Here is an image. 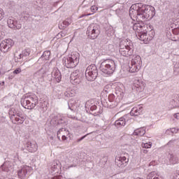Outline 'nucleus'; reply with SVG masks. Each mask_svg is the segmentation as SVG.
Listing matches in <instances>:
<instances>
[{
	"label": "nucleus",
	"mask_w": 179,
	"mask_h": 179,
	"mask_svg": "<svg viewBox=\"0 0 179 179\" xmlns=\"http://www.w3.org/2000/svg\"><path fill=\"white\" fill-rule=\"evenodd\" d=\"M87 34L92 40H95L100 34V26L97 24H91L87 30Z\"/></svg>",
	"instance_id": "nucleus-8"
},
{
	"label": "nucleus",
	"mask_w": 179,
	"mask_h": 179,
	"mask_svg": "<svg viewBox=\"0 0 179 179\" xmlns=\"http://www.w3.org/2000/svg\"><path fill=\"white\" fill-rule=\"evenodd\" d=\"M71 23H72V20L71 18H67L59 25V28L61 29H65V27H68Z\"/></svg>",
	"instance_id": "nucleus-26"
},
{
	"label": "nucleus",
	"mask_w": 179,
	"mask_h": 179,
	"mask_svg": "<svg viewBox=\"0 0 179 179\" xmlns=\"http://www.w3.org/2000/svg\"><path fill=\"white\" fill-rule=\"evenodd\" d=\"M119 52L123 57H131L134 54V43L129 39L122 41L119 46Z\"/></svg>",
	"instance_id": "nucleus-3"
},
{
	"label": "nucleus",
	"mask_w": 179,
	"mask_h": 179,
	"mask_svg": "<svg viewBox=\"0 0 179 179\" xmlns=\"http://www.w3.org/2000/svg\"><path fill=\"white\" fill-rule=\"evenodd\" d=\"M170 132H171V134H177V132H178V129L176 128H172V129H168L166 131V134H170Z\"/></svg>",
	"instance_id": "nucleus-33"
},
{
	"label": "nucleus",
	"mask_w": 179,
	"mask_h": 179,
	"mask_svg": "<svg viewBox=\"0 0 179 179\" xmlns=\"http://www.w3.org/2000/svg\"><path fill=\"white\" fill-rule=\"evenodd\" d=\"M127 124V120H125V117H120L119 120L115 122V127H125Z\"/></svg>",
	"instance_id": "nucleus-25"
},
{
	"label": "nucleus",
	"mask_w": 179,
	"mask_h": 179,
	"mask_svg": "<svg viewBox=\"0 0 179 179\" xmlns=\"http://www.w3.org/2000/svg\"><path fill=\"white\" fill-rule=\"evenodd\" d=\"M147 179H163V178L159 177L156 171H152L147 176Z\"/></svg>",
	"instance_id": "nucleus-28"
},
{
	"label": "nucleus",
	"mask_w": 179,
	"mask_h": 179,
	"mask_svg": "<svg viewBox=\"0 0 179 179\" xmlns=\"http://www.w3.org/2000/svg\"><path fill=\"white\" fill-rule=\"evenodd\" d=\"M69 108V110H71V111H73V110H76V108H79L80 107V101L76 100H70L68 103Z\"/></svg>",
	"instance_id": "nucleus-18"
},
{
	"label": "nucleus",
	"mask_w": 179,
	"mask_h": 179,
	"mask_svg": "<svg viewBox=\"0 0 179 179\" xmlns=\"http://www.w3.org/2000/svg\"><path fill=\"white\" fill-rule=\"evenodd\" d=\"M141 68H142V59L139 55L135 56L131 61L129 71L131 73H135V72H138Z\"/></svg>",
	"instance_id": "nucleus-6"
},
{
	"label": "nucleus",
	"mask_w": 179,
	"mask_h": 179,
	"mask_svg": "<svg viewBox=\"0 0 179 179\" xmlns=\"http://www.w3.org/2000/svg\"><path fill=\"white\" fill-rule=\"evenodd\" d=\"M147 29H148V30H150L151 31L152 34H153V33H155V31H153V26L147 25Z\"/></svg>",
	"instance_id": "nucleus-40"
},
{
	"label": "nucleus",
	"mask_w": 179,
	"mask_h": 179,
	"mask_svg": "<svg viewBox=\"0 0 179 179\" xmlns=\"http://www.w3.org/2000/svg\"><path fill=\"white\" fill-rule=\"evenodd\" d=\"M141 152H143V153L146 154V153H148V150L143 148V149L141 150Z\"/></svg>",
	"instance_id": "nucleus-48"
},
{
	"label": "nucleus",
	"mask_w": 179,
	"mask_h": 179,
	"mask_svg": "<svg viewBox=\"0 0 179 179\" xmlns=\"http://www.w3.org/2000/svg\"><path fill=\"white\" fill-rule=\"evenodd\" d=\"M7 24L10 29H17V30L22 29V24L17 23V21H15L13 17H9L7 20Z\"/></svg>",
	"instance_id": "nucleus-15"
},
{
	"label": "nucleus",
	"mask_w": 179,
	"mask_h": 179,
	"mask_svg": "<svg viewBox=\"0 0 179 179\" xmlns=\"http://www.w3.org/2000/svg\"><path fill=\"white\" fill-rule=\"evenodd\" d=\"M98 75L99 72L95 65H90L85 71V78L89 82L96 80Z\"/></svg>",
	"instance_id": "nucleus-7"
},
{
	"label": "nucleus",
	"mask_w": 179,
	"mask_h": 179,
	"mask_svg": "<svg viewBox=\"0 0 179 179\" xmlns=\"http://www.w3.org/2000/svg\"><path fill=\"white\" fill-rule=\"evenodd\" d=\"M146 134V129L145 127H141L134 130L133 135L135 136H143Z\"/></svg>",
	"instance_id": "nucleus-23"
},
{
	"label": "nucleus",
	"mask_w": 179,
	"mask_h": 179,
	"mask_svg": "<svg viewBox=\"0 0 179 179\" xmlns=\"http://www.w3.org/2000/svg\"><path fill=\"white\" fill-rule=\"evenodd\" d=\"M55 120L57 124H62L61 121H64L65 120V117H62L61 115H57V116H55Z\"/></svg>",
	"instance_id": "nucleus-31"
},
{
	"label": "nucleus",
	"mask_w": 179,
	"mask_h": 179,
	"mask_svg": "<svg viewBox=\"0 0 179 179\" xmlns=\"http://www.w3.org/2000/svg\"><path fill=\"white\" fill-rule=\"evenodd\" d=\"M52 79L55 80L57 83L61 82V79H62V75H61V71L57 68H54L52 71Z\"/></svg>",
	"instance_id": "nucleus-16"
},
{
	"label": "nucleus",
	"mask_w": 179,
	"mask_h": 179,
	"mask_svg": "<svg viewBox=\"0 0 179 179\" xmlns=\"http://www.w3.org/2000/svg\"><path fill=\"white\" fill-rule=\"evenodd\" d=\"M29 167L23 168L18 171V177L19 178L23 179L26 178V174H27V169Z\"/></svg>",
	"instance_id": "nucleus-27"
},
{
	"label": "nucleus",
	"mask_w": 179,
	"mask_h": 179,
	"mask_svg": "<svg viewBox=\"0 0 179 179\" xmlns=\"http://www.w3.org/2000/svg\"><path fill=\"white\" fill-rule=\"evenodd\" d=\"M50 55H51V52H50V50L43 52V54L38 60V64H43V61H48V59H50Z\"/></svg>",
	"instance_id": "nucleus-20"
},
{
	"label": "nucleus",
	"mask_w": 179,
	"mask_h": 179,
	"mask_svg": "<svg viewBox=\"0 0 179 179\" xmlns=\"http://www.w3.org/2000/svg\"><path fill=\"white\" fill-rule=\"evenodd\" d=\"M14 43L12 39H5L0 43V50L2 52H8L9 48L13 45Z\"/></svg>",
	"instance_id": "nucleus-12"
},
{
	"label": "nucleus",
	"mask_w": 179,
	"mask_h": 179,
	"mask_svg": "<svg viewBox=\"0 0 179 179\" xmlns=\"http://www.w3.org/2000/svg\"><path fill=\"white\" fill-rule=\"evenodd\" d=\"M28 55H30V52L28 50H24L22 53H15V58H17V59H22L24 57H28Z\"/></svg>",
	"instance_id": "nucleus-24"
},
{
	"label": "nucleus",
	"mask_w": 179,
	"mask_h": 179,
	"mask_svg": "<svg viewBox=\"0 0 179 179\" xmlns=\"http://www.w3.org/2000/svg\"><path fill=\"white\" fill-rule=\"evenodd\" d=\"M115 99V96H114V94H110L108 96V100H109V101H114Z\"/></svg>",
	"instance_id": "nucleus-38"
},
{
	"label": "nucleus",
	"mask_w": 179,
	"mask_h": 179,
	"mask_svg": "<svg viewBox=\"0 0 179 179\" xmlns=\"http://www.w3.org/2000/svg\"><path fill=\"white\" fill-rule=\"evenodd\" d=\"M80 55L78 52H74L67 57H64L62 59L63 65L66 68H76L79 64Z\"/></svg>",
	"instance_id": "nucleus-5"
},
{
	"label": "nucleus",
	"mask_w": 179,
	"mask_h": 179,
	"mask_svg": "<svg viewBox=\"0 0 179 179\" xmlns=\"http://www.w3.org/2000/svg\"><path fill=\"white\" fill-rule=\"evenodd\" d=\"M96 108H97V107L96 106H92L91 107V110H96Z\"/></svg>",
	"instance_id": "nucleus-49"
},
{
	"label": "nucleus",
	"mask_w": 179,
	"mask_h": 179,
	"mask_svg": "<svg viewBox=\"0 0 179 179\" xmlns=\"http://www.w3.org/2000/svg\"><path fill=\"white\" fill-rule=\"evenodd\" d=\"M173 117L176 118V120H179V113L174 114Z\"/></svg>",
	"instance_id": "nucleus-44"
},
{
	"label": "nucleus",
	"mask_w": 179,
	"mask_h": 179,
	"mask_svg": "<svg viewBox=\"0 0 179 179\" xmlns=\"http://www.w3.org/2000/svg\"><path fill=\"white\" fill-rule=\"evenodd\" d=\"M86 136H87V135H85V136L81 137L80 138H79V139L78 140V142H80L81 141H83V139H85V138H86Z\"/></svg>",
	"instance_id": "nucleus-45"
},
{
	"label": "nucleus",
	"mask_w": 179,
	"mask_h": 179,
	"mask_svg": "<svg viewBox=\"0 0 179 179\" xmlns=\"http://www.w3.org/2000/svg\"><path fill=\"white\" fill-rule=\"evenodd\" d=\"M176 142V141L174 140H171L168 143H167V145L168 146H171V145H174V143Z\"/></svg>",
	"instance_id": "nucleus-43"
},
{
	"label": "nucleus",
	"mask_w": 179,
	"mask_h": 179,
	"mask_svg": "<svg viewBox=\"0 0 179 179\" xmlns=\"http://www.w3.org/2000/svg\"><path fill=\"white\" fill-rule=\"evenodd\" d=\"M178 32H179V29H176V34H178Z\"/></svg>",
	"instance_id": "nucleus-50"
},
{
	"label": "nucleus",
	"mask_w": 179,
	"mask_h": 179,
	"mask_svg": "<svg viewBox=\"0 0 179 179\" xmlns=\"http://www.w3.org/2000/svg\"><path fill=\"white\" fill-rule=\"evenodd\" d=\"M106 34L109 36H113L114 34V29H113V27H109V29L106 30Z\"/></svg>",
	"instance_id": "nucleus-35"
},
{
	"label": "nucleus",
	"mask_w": 179,
	"mask_h": 179,
	"mask_svg": "<svg viewBox=\"0 0 179 179\" xmlns=\"http://www.w3.org/2000/svg\"><path fill=\"white\" fill-rule=\"evenodd\" d=\"M129 16L133 20H148L156 15L155 7L142 3L133 4L129 8Z\"/></svg>",
	"instance_id": "nucleus-1"
},
{
	"label": "nucleus",
	"mask_w": 179,
	"mask_h": 179,
	"mask_svg": "<svg viewBox=\"0 0 179 179\" xmlns=\"http://www.w3.org/2000/svg\"><path fill=\"white\" fill-rule=\"evenodd\" d=\"M99 69L105 75H113L115 71V62L111 59H104L101 63Z\"/></svg>",
	"instance_id": "nucleus-4"
},
{
	"label": "nucleus",
	"mask_w": 179,
	"mask_h": 179,
	"mask_svg": "<svg viewBox=\"0 0 179 179\" xmlns=\"http://www.w3.org/2000/svg\"><path fill=\"white\" fill-rule=\"evenodd\" d=\"M115 162L117 167H125L127 164H128L129 159H128L126 156H117Z\"/></svg>",
	"instance_id": "nucleus-14"
},
{
	"label": "nucleus",
	"mask_w": 179,
	"mask_h": 179,
	"mask_svg": "<svg viewBox=\"0 0 179 179\" xmlns=\"http://www.w3.org/2000/svg\"><path fill=\"white\" fill-rule=\"evenodd\" d=\"M10 176V171L8 169H4L3 166L0 167V179L8 178V176Z\"/></svg>",
	"instance_id": "nucleus-21"
},
{
	"label": "nucleus",
	"mask_w": 179,
	"mask_h": 179,
	"mask_svg": "<svg viewBox=\"0 0 179 179\" xmlns=\"http://www.w3.org/2000/svg\"><path fill=\"white\" fill-rule=\"evenodd\" d=\"M10 120H15L18 124H23L26 120V117L20 113L15 108H11L8 113Z\"/></svg>",
	"instance_id": "nucleus-9"
},
{
	"label": "nucleus",
	"mask_w": 179,
	"mask_h": 179,
	"mask_svg": "<svg viewBox=\"0 0 179 179\" xmlns=\"http://www.w3.org/2000/svg\"><path fill=\"white\" fill-rule=\"evenodd\" d=\"M126 156H128V154H126Z\"/></svg>",
	"instance_id": "nucleus-53"
},
{
	"label": "nucleus",
	"mask_w": 179,
	"mask_h": 179,
	"mask_svg": "<svg viewBox=\"0 0 179 179\" xmlns=\"http://www.w3.org/2000/svg\"><path fill=\"white\" fill-rule=\"evenodd\" d=\"M169 160L172 164H176V163H178V158L174 156H172Z\"/></svg>",
	"instance_id": "nucleus-34"
},
{
	"label": "nucleus",
	"mask_w": 179,
	"mask_h": 179,
	"mask_svg": "<svg viewBox=\"0 0 179 179\" xmlns=\"http://www.w3.org/2000/svg\"><path fill=\"white\" fill-rule=\"evenodd\" d=\"M75 118H76V117H73V119L75 120Z\"/></svg>",
	"instance_id": "nucleus-52"
},
{
	"label": "nucleus",
	"mask_w": 179,
	"mask_h": 179,
	"mask_svg": "<svg viewBox=\"0 0 179 179\" xmlns=\"http://www.w3.org/2000/svg\"><path fill=\"white\" fill-rule=\"evenodd\" d=\"M136 36L138 38L141 40V41H143V43H145V44H148L149 41L153 39L155 34H152V36L148 35V33L143 31L138 34H136Z\"/></svg>",
	"instance_id": "nucleus-13"
},
{
	"label": "nucleus",
	"mask_w": 179,
	"mask_h": 179,
	"mask_svg": "<svg viewBox=\"0 0 179 179\" xmlns=\"http://www.w3.org/2000/svg\"><path fill=\"white\" fill-rule=\"evenodd\" d=\"M26 149L27 150H28V152H31V153H33L34 152H37V150H38V145H37V143H36V141L28 142L27 143Z\"/></svg>",
	"instance_id": "nucleus-17"
},
{
	"label": "nucleus",
	"mask_w": 179,
	"mask_h": 179,
	"mask_svg": "<svg viewBox=\"0 0 179 179\" xmlns=\"http://www.w3.org/2000/svg\"><path fill=\"white\" fill-rule=\"evenodd\" d=\"M69 131H68L66 130V129L64 128H62L60 129H59V131H57V138L59 139V141H61V136H59L60 135H65V134H69Z\"/></svg>",
	"instance_id": "nucleus-29"
},
{
	"label": "nucleus",
	"mask_w": 179,
	"mask_h": 179,
	"mask_svg": "<svg viewBox=\"0 0 179 179\" xmlns=\"http://www.w3.org/2000/svg\"><path fill=\"white\" fill-rule=\"evenodd\" d=\"M134 86L136 87V90H140L141 86H142V82L140 80H135Z\"/></svg>",
	"instance_id": "nucleus-30"
},
{
	"label": "nucleus",
	"mask_w": 179,
	"mask_h": 179,
	"mask_svg": "<svg viewBox=\"0 0 179 179\" xmlns=\"http://www.w3.org/2000/svg\"><path fill=\"white\" fill-rule=\"evenodd\" d=\"M21 105L27 110H33L38 103V97L34 94H27L22 96L20 101Z\"/></svg>",
	"instance_id": "nucleus-2"
},
{
	"label": "nucleus",
	"mask_w": 179,
	"mask_h": 179,
	"mask_svg": "<svg viewBox=\"0 0 179 179\" xmlns=\"http://www.w3.org/2000/svg\"><path fill=\"white\" fill-rule=\"evenodd\" d=\"M109 90H111V85H106L103 88V92L108 93Z\"/></svg>",
	"instance_id": "nucleus-37"
},
{
	"label": "nucleus",
	"mask_w": 179,
	"mask_h": 179,
	"mask_svg": "<svg viewBox=\"0 0 179 179\" xmlns=\"http://www.w3.org/2000/svg\"><path fill=\"white\" fill-rule=\"evenodd\" d=\"M52 167L54 168V169H58V164H55V163H54V164Z\"/></svg>",
	"instance_id": "nucleus-47"
},
{
	"label": "nucleus",
	"mask_w": 179,
	"mask_h": 179,
	"mask_svg": "<svg viewBox=\"0 0 179 179\" xmlns=\"http://www.w3.org/2000/svg\"><path fill=\"white\" fill-rule=\"evenodd\" d=\"M97 10H98V8H97V6H92L91 7V11H92L93 13H94Z\"/></svg>",
	"instance_id": "nucleus-42"
},
{
	"label": "nucleus",
	"mask_w": 179,
	"mask_h": 179,
	"mask_svg": "<svg viewBox=\"0 0 179 179\" xmlns=\"http://www.w3.org/2000/svg\"><path fill=\"white\" fill-rule=\"evenodd\" d=\"M70 80L73 85H79L82 82V73L78 70H76L71 74Z\"/></svg>",
	"instance_id": "nucleus-11"
},
{
	"label": "nucleus",
	"mask_w": 179,
	"mask_h": 179,
	"mask_svg": "<svg viewBox=\"0 0 179 179\" xmlns=\"http://www.w3.org/2000/svg\"><path fill=\"white\" fill-rule=\"evenodd\" d=\"M50 64H51V62H46L39 71H36L34 74V79H35V80H37L38 82H42L43 78H44V75H45V73L48 72V69H50Z\"/></svg>",
	"instance_id": "nucleus-10"
},
{
	"label": "nucleus",
	"mask_w": 179,
	"mask_h": 179,
	"mask_svg": "<svg viewBox=\"0 0 179 179\" xmlns=\"http://www.w3.org/2000/svg\"><path fill=\"white\" fill-rule=\"evenodd\" d=\"M179 179V178H178Z\"/></svg>",
	"instance_id": "nucleus-54"
},
{
	"label": "nucleus",
	"mask_w": 179,
	"mask_h": 179,
	"mask_svg": "<svg viewBox=\"0 0 179 179\" xmlns=\"http://www.w3.org/2000/svg\"><path fill=\"white\" fill-rule=\"evenodd\" d=\"M141 146L143 149H150L152 148V143H143Z\"/></svg>",
	"instance_id": "nucleus-32"
},
{
	"label": "nucleus",
	"mask_w": 179,
	"mask_h": 179,
	"mask_svg": "<svg viewBox=\"0 0 179 179\" xmlns=\"http://www.w3.org/2000/svg\"><path fill=\"white\" fill-rule=\"evenodd\" d=\"M3 16H5V13L3 12V10L0 8V21L3 19Z\"/></svg>",
	"instance_id": "nucleus-39"
},
{
	"label": "nucleus",
	"mask_w": 179,
	"mask_h": 179,
	"mask_svg": "<svg viewBox=\"0 0 179 179\" xmlns=\"http://www.w3.org/2000/svg\"><path fill=\"white\" fill-rule=\"evenodd\" d=\"M62 141H66V136H65V134H63L62 136Z\"/></svg>",
	"instance_id": "nucleus-46"
},
{
	"label": "nucleus",
	"mask_w": 179,
	"mask_h": 179,
	"mask_svg": "<svg viewBox=\"0 0 179 179\" xmlns=\"http://www.w3.org/2000/svg\"><path fill=\"white\" fill-rule=\"evenodd\" d=\"M143 112V107L142 106H138V107L133 108L130 112L131 115H134L135 117H138V115H141Z\"/></svg>",
	"instance_id": "nucleus-19"
},
{
	"label": "nucleus",
	"mask_w": 179,
	"mask_h": 179,
	"mask_svg": "<svg viewBox=\"0 0 179 179\" xmlns=\"http://www.w3.org/2000/svg\"><path fill=\"white\" fill-rule=\"evenodd\" d=\"M133 30L136 31V34H139V33H142V31H145V26L142 25L141 23H135L133 24Z\"/></svg>",
	"instance_id": "nucleus-22"
},
{
	"label": "nucleus",
	"mask_w": 179,
	"mask_h": 179,
	"mask_svg": "<svg viewBox=\"0 0 179 179\" xmlns=\"http://www.w3.org/2000/svg\"><path fill=\"white\" fill-rule=\"evenodd\" d=\"M109 47H113V45H110Z\"/></svg>",
	"instance_id": "nucleus-51"
},
{
	"label": "nucleus",
	"mask_w": 179,
	"mask_h": 179,
	"mask_svg": "<svg viewBox=\"0 0 179 179\" xmlns=\"http://www.w3.org/2000/svg\"><path fill=\"white\" fill-rule=\"evenodd\" d=\"M20 72H22V69H20V68H17V69L13 71V73H15V75H17V74L20 73Z\"/></svg>",
	"instance_id": "nucleus-41"
},
{
	"label": "nucleus",
	"mask_w": 179,
	"mask_h": 179,
	"mask_svg": "<svg viewBox=\"0 0 179 179\" xmlns=\"http://www.w3.org/2000/svg\"><path fill=\"white\" fill-rule=\"evenodd\" d=\"M174 73L176 75L179 73V62L176 63L174 66Z\"/></svg>",
	"instance_id": "nucleus-36"
}]
</instances>
